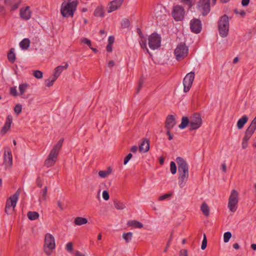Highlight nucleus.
Instances as JSON below:
<instances>
[{
    "instance_id": "obj_57",
    "label": "nucleus",
    "mask_w": 256,
    "mask_h": 256,
    "mask_svg": "<svg viewBox=\"0 0 256 256\" xmlns=\"http://www.w3.org/2000/svg\"><path fill=\"white\" fill-rule=\"evenodd\" d=\"M106 50L108 52L112 51V45L111 44H108L106 46Z\"/></svg>"
},
{
    "instance_id": "obj_31",
    "label": "nucleus",
    "mask_w": 256,
    "mask_h": 256,
    "mask_svg": "<svg viewBox=\"0 0 256 256\" xmlns=\"http://www.w3.org/2000/svg\"><path fill=\"white\" fill-rule=\"evenodd\" d=\"M29 88V84L27 83L21 84L19 85L18 90L20 91V94H24L27 89Z\"/></svg>"
},
{
    "instance_id": "obj_24",
    "label": "nucleus",
    "mask_w": 256,
    "mask_h": 256,
    "mask_svg": "<svg viewBox=\"0 0 256 256\" xmlns=\"http://www.w3.org/2000/svg\"><path fill=\"white\" fill-rule=\"evenodd\" d=\"M68 67V64H66L64 66H57L54 71V74L52 75L56 78H58V77L60 76V74L62 72L64 69H66Z\"/></svg>"
},
{
    "instance_id": "obj_22",
    "label": "nucleus",
    "mask_w": 256,
    "mask_h": 256,
    "mask_svg": "<svg viewBox=\"0 0 256 256\" xmlns=\"http://www.w3.org/2000/svg\"><path fill=\"white\" fill-rule=\"evenodd\" d=\"M137 32L140 36V39L139 40V42L140 45V46L142 48H146L148 51V50L146 48V38H144L140 30V28H137Z\"/></svg>"
},
{
    "instance_id": "obj_56",
    "label": "nucleus",
    "mask_w": 256,
    "mask_h": 256,
    "mask_svg": "<svg viewBox=\"0 0 256 256\" xmlns=\"http://www.w3.org/2000/svg\"><path fill=\"white\" fill-rule=\"evenodd\" d=\"M115 64V62L114 60H110L108 62V66L110 67V68H112V66H114Z\"/></svg>"
},
{
    "instance_id": "obj_53",
    "label": "nucleus",
    "mask_w": 256,
    "mask_h": 256,
    "mask_svg": "<svg viewBox=\"0 0 256 256\" xmlns=\"http://www.w3.org/2000/svg\"><path fill=\"white\" fill-rule=\"evenodd\" d=\"M180 256H188L187 251L185 250H182L180 251Z\"/></svg>"
},
{
    "instance_id": "obj_9",
    "label": "nucleus",
    "mask_w": 256,
    "mask_h": 256,
    "mask_svg": "<svg viewBox=\"0 0 256 256\" xmlns=\"http://www.w3.org/2000/svg\"><path fill=\"white\" fill-rule=\"evenodd\" d=\"M188 48L184 44H178L174 50V55L178 60H180L187 56Z\"/></svg>"
},
{
    "instance_id": "obj_45",
    "label": "nucleus",
    "mask_w": 256,
    "mask_h": 256,
    "mask_svg": "<svg viewBox=\"0 0 256 256\" xmlns=\"http://www.w3.org/2000/svg\"><path fill=\"white\" fill-rule=\"evenodd\" d=\"M66 249L68 252H72L73 250L72 244V242H68L66 246Z\"/></svg>"
},
{
    "instance_id": "obj_4",
    "label": "nucleus",
    "mask_w": 256,
    "mask_h": 256,
    "mask_svg": "<svg viewBox=\"0 0 256 256\" xmlns=\"http://www.w3.org/2000/svg\"><path fill=\"white\" fill-rule=\"evenodd\" d=\"M78 5V0H74L72 2L68 0V2H62L60 12L64 17L72 16L74 12L76 11Z\"/></svg>"
},
{
    "instance_id": "obj_15",
    "label": "nucleus",
    "mask_w": 256,
    "mask_h": 256,
    "mask_svg": "<svg viewBox=\"0 0 256 256\" xmlns=\"http://www.w3.org/2000/svg\"><path fill=\"white\" fill-rule=\"evenodd\" d=\"M190 28L192 32L196 34L200 33L202 30L201 22L198 19H192L190 21Z\"/></svg>"
},
{
    "instance_id": "obj_16",
    "label": "nucleus",
    "mask_w": 256,
    "mask_h": 256,
    "mask_svg": "<svg viewBox=\"0 0 256 256\" xmlns=\"http://www.w3.org/2000/svg\"><path fill=\"white\" fill-rule=\"evenodd\" d=\"M122 3L120 0H114L110 2L107 6L108 12L110 13L119 9Z\"/></svg>"
},
{
    "instance_id": "obj_37",
    "label": "nucleus",
    "mask_w": 256,
    "mask_h": 256,
    "mask_svg": "<svg viewBox=\"0 0 256 256\" xmlns=\"http://www.w3.org/2000/svg\"><path fill=\"white\" fill-rule=\"evenodd\" d=\"M34 77L38 79H40L43 77V73L39 70H36L33 72L32 74Z\"/></svg>"
},
{
    "instance_id": "obj_12",
    "label": "nucleus",
    "mask_w": 256,
    "mask_h": 256,
    "mask_svg": "<svg viewBox=\"0 0 256 256\" xmlns=\"http://www.w3.org/2000/svg\"><path fill=\"white\" fill-rule=\"evenodd\" d=\"M184 14L185 10L182 6L177 5L174 7L172 15L176 20H182Z\"/></svg>"
},
{
    "instance_id": "obj_14",
    "label": "nucleus",
    "mask_w": 256,
    "mask_h": 256,
    "mask_svg": "<svg viewBox=\"0 0 256 256\" xmlns=\"http://www.w3.org/2000/svg\"><path fill=\"white\" fill-rule=\"evenodd\" d=\"M32 16V12L29 6L22 7L20 10V17L24 20H29Z\"/></svg>"
},
{
    "instance_id": "obj_33",
    "label": "nucleus",
    "mask_w": 256,
    "mask_h": 256,
    "mask_svg": "<svg viewBox=\"0 0 256 256\" xmlns=\"http://www.w3.org/2000/svg\"><path fill=\"white\" fill-rule=\"evenodd\" d=\"M57 78L53 76L45 80V84L48 87L52 86Z\"/></svg>"
},
{
    "instance_id": "obj_20",
    "label": "nucleus",
    "mask_w": 256,
    "mask_h": 256,
    "mask_svg": "<svg viewBox=\"0 0 256 256\" xmlns=\"http://www.w3.org/2000/svg\"><path fill=\"white\" fill-rule=\"evenodd\" d=\"M175 118L172 115L168 116L166 119V130H171L176 125Z\"/></svg>"
},
{
    "instance_id": "obj_25",
    "label": "nucleus",
    "mask_w": 256,
    "mask_h": 256,
    "mask_svg": "<svg viewBox=\"0 0 256 256\" xmlns=\"http://www.w3.org/2000/svg\"><path fill=\"white\" fill-rule=\"evenodd\" d=\"M162 10L164 11V10L162 8L161 6H156L154 10V14L156 18L160 19L163 16H166L165 14H162Z\"/></svg>"
},
{
    "instance_id": "obj_54",
    "label": "nucleus",
    "mask_w": 256,
    "mask_h": 256,
    "mask_svg": "<svg viewBox=\"0 0 256 256\" xmlns=\"http://www.w3.org/2000/svg\"><path fill=\"white\" fill-rule=\"evenodd\" d=\"M180 2L188 4L189 7L192 6V4L190 0H180Z\"/></svg>"
},
{
    "instance_id": "obj_44",
    "label": "nucleus",
    "mask_w": 256,
    "mask_h": 256,
    "mask_svg": "<svg viewBox=\"0 0 256 256\" xmlns=\"http://www.w3.org/2000/svg\"><path fill=\"white\" fill-rule=\"evenodd\" d=\"M22 110V106L20 104H16L14 108V112L17 114H19L21 112Z\"/></svg>"
},
{
    "instance_id": "obj_36",
    "label": "nucleus",
    "mask_w": 256,
    "mask_h": 256,
    "mask_svg": "<svg viewBox=\"0 0 256 256\" xmlns=\"http://www.w3.org/2000/svg\"><path fill=\"white\" fill-rule=\"evenodd\" d=\"M132 232H128L126 233H124L122 234V238L126 241V242H129L132 238Z\"/></svg>"
},
{
    "instance_id": "obj_30",
    "label": "nucleus",
    "mask_w": 256,
    "mask_h": 256,
    "mask_svg": "<svg viewBox=\"0 0 256 256\" xmlns=\"http://www.w3.org/2000/svg\"><path fill=\"white\" fill-rule=\"evenodd\" d=\"M14 52V48H12L9 52L8 54V60L12 63H14L16 60V54Z\"/></svg>"
},
{
    "instance_id": "obj_8",
    "label": "nucleus",
    "mask_w": 256,
    "mask_h": 256,
    "mask_svg": "<svg viewBox=\"0 0 256 256\" xmlns=\"http://www.w3.org/2000/svg\"><path fill=\"white\" fill-rule=\"evenodd\" d=\"M238 193L235 190H232L228 198V207L230 210L232 212H235L238 208Z\"/></svg>"
},
{
    "instance_id": "obj_60",
    "label": "nucleus",
    "mask_w": 256,
    "mask_h": 256,
    "mask_svg": "<svg viewBox=\"0 0 256 256\" xmlns=\"http://www.w3.org/2000/svg\"><path fill=\"white\" fill-rule=\"evenodd\" d=\"M114 42V38L112 36H110L108 38L109 44H112Z\"/></svg>"
},
{
    "instance_id": "obj_32",
    "label": "nucleus",
    "mask_w": 256,
    "mask_h": 256,
    "mask_svg": "<svg viewBox=\"0 0 256 256\" xmlns=\"http://www.w3.org/2000/svg\"><path fill=\"white\" fill-rule=\"evenodd\" d=\"M39 216V214L36 212H29L28 214V218L32 220L37 219Z\"/></svg>"
},
{
    "instance_id": "obj_17",
    "label": "nucleus",
    "mask_w": 256,
    "mask_h": 256,
    "mask_svg": "<svg viewBox=\"0 0 256 256\" xmlns=\"http://www.w3.org/2000/svg\"><path fill=\"white\" fill-rule=\"evenodd\" d=\"M4 162L6 168H10L12 164V156L11 151L10 150H5L4 154Z\"/></svg>"
},
{
    "instance_id": "obj_51",
    "label": "nucleus",
    "mask_w": 256,
    "mask_h": 256,
    "mask_svg": "<svg viewBox=\"0 0 256 256\" xmlns=\"http://www.w3.org/2000/svg\"><path fill=\"white\" fill-rule=\"evenodd\" d=\"M248 140H245V136H244L242 142V148L244 149H245L248 146Z\"/></svg>"
},
{
    "instance_id": "obj_58",
    "label": "nucleus",
    "mask_w": 256,
    "mask_h": 256,
    "mask_svg": "<svg viewBox=\"0 0 256 256\" xmlns=\"http://www.w3.org/2000/svg\"><path fill=\"white\" fill-rule=\"evenodd\" d=\"M138 150V147L136 146H134L130 149V151L132 152H136Z\"/></svg>"
},
{
    "instance_id": "obj_10",
    "label": "nucleus",
    "mask_w": 256,
    "mask_h": 256,
    "mask_svg": "<svg viewBox=\"0 0 256 256\" xmlns=\"http://www.w3.org/2000/svg\"><path fill=\"white\" fill-rule=\"evenodd\" d=\"M148 46L152 50L158 48L160 46V36L156 34H152L148 37Z\"/></svg>"
},
{
    "instance_id": "obj_35",
    "label": "nucleus",
    "mask_w": 256,
    "mask_h": 256,
    "mask_svg": "<svg viewBox=\"0 0 256 256\" xmlns=\"http://www.w3.org/2000/svg\"><path fill=\"white\" fill-rule=\"evenodd\" d=\"M201 210L206 216H208L209 215V208L206 203H203L202 204L201 206Z\"/></svg>"
},
{
    "instance_id": "obj_28",
    "label": "nucleus",
    "mask_w": 256,
    "mask_h": 256,
    "mask_svg": "<svg viewBox=\"0 0 256 256\" xmlns=\"http://www.w3.org/2000/svg\"><path fill=\"white\" fill-rule=\"evenodd\" d=\"M30 42L28 38H24L20 43V46L23 50H26L30 46Z\"/></svg>"
},
{
    "instance_id": "obj_52",
    "label": "nucleus",
    "mask_w": 256,
    "mask_h": 256,
    "mask_svg": "<svg viewBox=\"0 0 256 256\" xmlns=\"http://www.w3.org/2000/svg\"><path fill=\"white\" fill-rule=\"evenodd\" d=\"M220 170L224 173H226V163L224 162L222 164Z\"/></svg>"
},
{
    "instance_id": "obj_50",
    "label": "nucleus",
    "mask_w": 256,
    "mask_h": 256,
    "mask_svg": "<svg viewBox=\"0 0 256 256\" xmlns=\"http://www.w3.org/2000/svg\"><path fill=\"white\" fill-rule=\"evenodd\" d=\"M47 187H45L42 190V198L45 200L46 198Z\"/></svg>"
},
{
    "instance_id": "obj_40",
    "label": "nucleus",
    "mask_w": 256,
    "mask_h": 256,
    "mask_svg": "<svg viewBox=\"0 0 256 256\" xmlns=\"http://www.w3.org/2000/svg\"><path fill=\"white\" fill-rule=\"evenodd\" d=\"M176 166L174 162H171L170 164V170L172 174H174L176 172Z\"/></svg>"
},
{
    "instance_id": "obj_29",
    "label": "nucleus",
    "mask_w": 256,
    "mask_h": 256,
    "mask_svg": "<svg viewBox=\"0 0 256 256\" xmlns=\"http://www.w3.org/2000/svg\"><path fill=\"white\" fill-rule=\"evenodd\" d=\"M112 172V169L109 167L106 170H100L98 172L99 176L102 178H105L108 176Z\"/></svg>"
},
{
    "instance_id": "obj_42",
    "label": "nucleus",
    "mask_w": 256,
    "mask_h": 256,
    "mask_svg": "<svg viewBox=\"0 0 256 256\" xmlns=\"http://www.w3.org/2000/svg\"><path fill=\"white\" fill-rule=\"evenodd\" d=\"M206 246H207L206 237V236L205 234H204V239L202 242V246H201V248L202 250H204L206 248Z\"/></svg>"
},
{
    "instance_id": "obj_27",
    "label": "nucleus",
    "mask_w": 256,
    "mask_h": 256,
    "mask_svg": "<svg viewBox=\"0 0 256 256\" xmlns=\"http://www.w3.org/2000/svg\"><path fill=\"white\" fill-rule=\"evenodd\" d=\"M74 223L77 226L85 224L88 223V220L82 217H77L74 219Z\"/></svg>"
},
{
    "instance_id": "obj_6",
    "label": "nucleus",
    "mask_w": 256,
    "mask_h": 256,
    "mask_svg": "<svg viewBox=\"0 0 256 256\" xmlns=\"http://www.w3.org/2000/svg\"><path fill=\"white\" fill-rule=\"evenodd\" d=\"M219 33L220 36L226 37L229 32V18L228 16H222L218 24Z\"/></svg>"
},
{
    "instance_id": "obj_61",
    "label": "nucleus",
    "mask_w": 256,
    "mask_h": 256,
    "mask_svg": "<svg viewBox=\"0 0 256 256\" xmlns=\"http://www.w3.org/2000/svg\"><path fill=\"white\" fill-rule=\"evenodd\" d=\"M74 256H85V254L78 251H76L75 252Z\"/></svg>"
},
{
    "instance_id": "obj_63",
    "label": "nucleus",
    "mask_w": 256,
    "mask_h": 256,
    "mask_svg": "<svg viewBox=\"0 0 256 256\" xmlns=\"http://www.w3.org/2000/svg\"><path fill=\"white\" fill-rule=\"evenodd\" d=\"M19 4H20V3H18V4H16L14 5V6H12V10H16V9H17V8H18V6H19Z\"/></svg>"
},
{
    "instance_id": "obj_59",
    "label": "nucleus",
    "mask_w": 256,
    "mask_h": 256,
    "mask_svg": "<svg viewBox=\"0 0 256 256\" xmlns=\"http://www.w3.org/2000/svg\"><path fill=\"white\" fill-rule=\"evenodd\" d=\"M143 84H144V82L142 80L140 81L139 84H138V92H139V90H140V89L142 87V86L143 85Z\"/></svg>"
},
{
    "instance_id": "obj_3",
    "label": "nucleus",
    "mask_w": 256,
    "mask_h": 256,
    "mask_svg": "<svg viewBox=\"0 0 256 256\" xmlns=\"http://www.w3.org/2000/svg\"><path fill=\"white\" fill-rule=\"evenodd\" d=\"M64 142L63 139H60L58 143L54 146L50 150L47 158L44 162V165L46 167H50L54 164L57 160V157L60 150Z\"/></svg>"
},
{
    "instance_id": "obj_38",
    "label": "nucleus",
    "mask_w": 256,
    "mask_h": 256,
    "mask_svg": "<svg viewBox=\"0 0 256 256\" xmlns=\"http://www.w3.org/2000/svg\"><path fill=\"white\" fill-rule=\"evenodd\" d=\"M114 206L116 208L119 210H124L125 208V205L120 202H114Z\"/></svg>"
},
{
    "instance_id": "obj_1",
    "label": "nucleus",
    "mask_w": 256,
    "mask_h": 256,
    "mask_svg": "<svg viewBox=\"0 0 256 256\" xmlns=\"http://www.w3.org/2000/svg\"><path fill=\"white\" fill-rule=\"evenodd\" d=\"M176 162L178 166V182L180 188H184L189 177L188 166L186 161L181 157H178Z\"/></svg>"
},
{
    "instance_id": "obj_21",
    "label": "nucleus",
    "mask_w": 256,
    "mask_h": 256,
    "mask_svg": "<svg viewBox=\"0 0 256 256\" xmlns=\"http://www.w3.org/2000/svg\"><path fill=\"white\" fill-rule=\"evenodd\" d=\"M127 226L134 228H143V224L136 220H129L127 222Z\"/></svg>"
},
{
    "instance_id": "obj_43",
    "label": "nucleus",
    "mask_w": 256,
    "mask_h": 256,
    "mask_svg": "<svg viewBox=\"0 0 256 256\" xmlns=\"http://www.w3.org/2000/svg\"><path fill=\"white\" fill-rule=\"evenodd\" d=\"M10 93L14 96H18V93L17 92L16 88V86L11 88H10Z\"/></svg>"
},
{
    "instance_id": "obj_39",
    "label": "nucleus",
    "mask_w": 256,
    "mask_h": 256,
    "mask_svg": "<svg viewBox=\"0 0 256 256\" xmlns=\"http://www.w3.org/2000/svg\"><path fill=\"white\" fill-rule=\"evenodd\" d=\"M232 237V234L230 232H228L224 234V242H228Z\"/></svg>"
},
{
    "instance_id": "obj_62",
    "label": "nucleus",
    "mask_w": 256,
    "mask_h": 256,
    "mask_svg": "<svg viewBox=\"0 0 256 256\" xmlns=\"http://www.w3.org/2000/svg\"><path fill=\"white\" fill-rule=\"evenodd\" d=\"M170 130H167V132H166V134L168 136V140H171L172 139V136L170 134Z\"/></svg>"
},
{
    "instance_id": "obj_5",
    "label": "nucleus",
    "mask_w": 256,
    "mask_h": 256,
    "mask_svg": "<svg viewBox=\"0 0 256 256\" xmlns=\"http://www.w3.org/2000/svg\"><path fill=\"white\" fill-rule=\"evenodd\" d=\"M56 248V242L54 236L48 233L45 236L44 242V252L48 256L52 254V250Z\"/></svg>"
},
{
    "instance_id": "obj_49",
    "label": "nucleus",
    "mask_w": 256,
    "mask_h": 256,
    "mask_svg": "<svg viewBox=\"0 0 256 256\" xmlns=\"http://www.w3.org/2000/svg\"><path fill=\"white\" fill-rule=\"evenodd\" d=\"M170 196H171L170 194H164V195L160 196L158 198V200H166V199L170 198Z\"/></svg>"
},
{
    "instance_id": "obj_23",
    "label": "nucleus",
    "mask_w": 256,
    "mask_h": 256,
    "mask_svg": "<svg viewBox=\"0 0 256 256\" xmlns=\"http://www.w3.org/2000/svg\"><path fill=\"white\" fill-rule=\"evenodd\" d=\"M149 148V141L147 139H144L140 146V151L141 152H146L148 150Z\"/></svg>"
},
{
    "instance_id": "obj_55",
    "label": "nucleus",
    "mask_w": 256,
    "mask_h": 256,
    "mask_svg": "<svg viewBox=\"0 0 256 256\" xmlns=\"http://www.w3.org/2000/svg\"><path fill=\"white\" fill-rule=\"evenodd\" d=\"M250 2V0H242V4L243 6H246Z\"/></svg>"
},
{
    "instance_id": "obj_13",
    "label": "nucleus",
    "mask_w": 256,
    "mask_h": 256,
    "mask_svg": "<svg viewBox=\"0 0 256 256\" xmlns=\"http://www.w3.org/2000/svg\"><path fill=\"white\" fill-rule=\"evenodd\" d=\"M210 0H200L198 5V10L204 16L210 12Z\"/></svg>"
},
{
    "instance_id": "obj_48",
    "label": "nucleus",
    "mask_w": 256,
    "mask_h": 256,
    "mask_svg": "<svg viewBox=\"0 0 256 256\" xmlns=\"http://www.w3.org/2000/svg\"><path fill=\"white\" fill-rule=\"evenodd\" d=\"M132 154L130 153L129 154H128V156L124 158V165H126V164H127V163L128 162V161L130 160V158H132Z\"/></svg>"
},
{
    "instance_id": "obj_11",
    "label": "nucleus",
    "mask_w": 256,
    "mask_h": 256,
    "mask_svg": "<svg viewBox=\"0 0 256 256\" xmlns=\"http://www.w3.org/2000/svg\"><path fill=\"white\" fill-rule=\"evenodd\" d=\"M194 72H191L187 74L184 78L183 80L184 92H187L190 90L194 82Z\"/></svg>"
},
{
    "instance_id": "obj_19",
    "label": "nucleus",
    "mask_w": 256,
    "mask_h": 256,
    "mask_svg": "<svg viewBox=\"0 0 256 256\" xmlns=\"http://www.w3.org/2000/svg\"><path fill=\"white\" fill-rule=\"evenodd\" d=\"M256 129V124H254L252 122L250 126L247 128L245 134V140H248L252 136V134Z\"/></svg>"
},
{
    "instance_id": "obj_34",
    "label": "nucleus",
    "mask_w": 256,
    "mask_h": 256,
    "mask_svg": "<svg viewBox=\"0 0 256 256\" xmlns=\"http://www.w3.org/2000/svg\"><path fill=\"white\" fill-rule=\"evenodd\" d=\"M94 14L96 16L102 17L104 16V11L102 7L97 8L94 12Z\"/></svg>"
},
{
    "instance_id": "obj_18",
    "label": "nucleus",
    "mask_w": 256,
    "mask_h": 256,
    "mask_svg": "<svg viewBox=\"0 0 256 256\" xmlns=\"http://www.w3.org/2000/svg\"><path fill=\"white\" fill-rule=\"evenodd\" d=\"M12 122V117L8 115L6 120L4 126L2 127L0 133L2 135L5 134L10 128L11 124Z\"/></svg>"
},
{
    "instance_id": "obj_46",
    "label": "nucleus",
    "mask_w": 256,
    "mask_h": 256,
    "mask_svg": "<svg viewBox=\"0 0 256 256\" xmlns=\"http://www.w3.org/2000/svg\"><path fill=\"white\" fill-rule=\"evenodd\" d=\"M81 42L82 43L87 44L90 48L91 42L90 40H88L86 38H83L81 40Z\"/></svg>"
},
{
    "instance_id": "obj_2",
    "label": "nucleus",
    "mask_w": 256,
    "mask_h": 256,
    "mask_svg": "<svg viewBox=\"0 0 256 256\" xmlns=\"http://www.w3.org/2000/svg\"><path fill=\"white\" fill-rule=\"evenodd\" d=\"M202 120L198 114H194L189 118L186 116H183L182 118L181 124L178 126L180 129H184L188 126L190 130L198 129L202 124Z\"/></svg>"
},
{
    "instance_id": "obj_26",
    "label": "nucleus",
    "mask_w": 256,
    "mask_h": 256,
    "mask_svg": "<svg viewBox=\"0 0 256 256\" xmlns=\"http://www.w3.org/2000/svg\"><path fill=\"white\" fill-rule=\"evenodd\" d=\"M248 118L246 116L244 115L240 118L237 122V127L238 129H242L245 124L248 122Z\"/></svg>"
},
{
    "instance_id": "obj_41",
    "label": "nucleus",
    "mask_w": 256,
    "mask_h": 256,
    "mask_svg": "<svg viewBox=\"0 0 256 256\" xmlns=\"http://www.w3.org/2000/svg\"><path fill=\"white\" fill-rule=\"evenodd\" d=\"M130 21L128 19H124L122 22V26L123 28H127L129 26Z\"/></svg>"
},
{
    "instance_id": "obj_7",
    "label": "nucleus",
    "mask_w": 256,
    "mask_h": 256,
    "mask_svg": "<svg viewBox=\"0 0 256 256\" xmlns=\"http://www.w3.org/2000/svg\"><path fill=\"white\" fill-rule=\"evenodd\" d=\"M20 192V189L18 190L17 191L7 200L5 210L8 214H10L14 210V208L16 206Z\"/></svg>"
},
{
    "instance_id": "obj_47",
    "label": "nucleus",
    "mask_w": 256,
    "mask_h": 256,
    "mask_svg": "<svg viewBox=\"0 0 256 256\" xmlns=\"http://www.w3.org/2000/svg\"><path fill=\"white\" fill-rule=\"evenodd\" d=\"M102 196L105 200H108L110 198L108 192L106 190H104L102 192Z\"/></svg>"
},
{
    "instance_id": "obj_64",
    "label": "nucleus",
    "mask_w": 256,
    "mask_h": 256,
    "mask_svg": "<svg viewBox=\"0 0 256 256\" xmlns=\"http://www.w3.org/2000/svg\"><path fill=\"white\" fill-rule=\"evenodd\" d=\"M58 207L62 210H64V208L62 204V203L60 202V201H58Z\"/></svg>"
}]
</instances>
